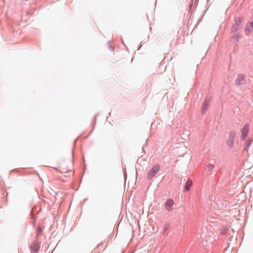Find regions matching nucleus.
I'll return each mask as SVG.
<instances>
[{
  "label": "nucleus",
  "mask_w": 253,
  "mask_h": 253,
  "mask_svg": "<svg viewBox=\"0 0 253 253\" xmlns=\"http://www.w3.org/2000/svg\"><path fill=\"white\" fill-rule=\"evenodd\" d=\"M242 18L237 17L235 19V23L232 26L230 32L231 33H234L242 27Z\"/></svg>",
  "instance_id": "f257e3e1"
},
{
  "label": "nucleus",
  "mask_w": 253,
  "mask_h": 253,
  "mask_svg": "<svg viewBox=\"0 0 253 253\" xmlns=\"http://www.w3.org/2000/svg\"><path fill=\"white\" fill-rule=\"evenodd\" d=\"M160 165L159 164L154 165L151 169L148 171L147 178L148 179H152L157 174L160 169Z\"/></svg>",
  "instance_id": "f03ea898"
},
{
  "label": "nucleus",
  "mask_w": 253,
  "mask_h": 253,
  "mask_svg": "<svg viewBox=\"0 0 253 253\" xmlns=\"http://www.w3.org/2000/svg\"><path fill=\"white\" fill-rule=\"evenodd\" d=\"M236 135V133L234 131H231L228 132V136L226 140V143L229 148H232L233 147Z\"/></svg>",
  "instance_id": "7ed1b4c3"
},
{
  "label": "nucleus",
  "mask_w": 253,
  "mask_h": 253,
  "mask_svg": "<svg viewBox=\"0 0 253 253\" xmlns=\"http://www.w3.org/2000/svg\"><path fill=\"white\" fill-rule=\"evenodd\" d=\"M249 131V125L246 124L244 125L243 128L241 130V139L242 141L245 140L247 138Z\"/></svg>",
  "instance_id": "20e7f679"
},
{
  "label": "nucleus",
  "mask_w": 253,
  "mask_h": 253,
  "mask_svg": "<svg viewBox=\"0 0 253 253\" xmlns=\"http://www.w3.org/2000/svg\"><path fill=\"white\" fill-rule=\"evenodd\" d=\"M246 76L243 74H240L237 76V79L235 81L236 85H243L246 83Z\"/></svg>",
  "instance_id": "39448f33"
},
{
  "label": "nucleus",
  "mask_w": 253,
  "mask_h": 253,
  "mask_svg": "<svg viewBox=\"0 0 253 253\" xmlns=\"http://www.w3.org/2000/svg\"><path fill=\"white\" fill-rule=\"evenodd\" d=\"M253 29V21L248 23L245 29V33L246 36H249Z\"/></svg>",
  "instance_id": "423d86ee"
},
{
  "label": "nucleus",
  "mask_w": 253,
  "mask_h": 253,
  "mask_svg": "<svg viewBox=\"0 0 253 253\" xmlns=\"http://www.w3.org/2000/svg\"><path fill=\"white\" fill-rule=\"evenodd\" d=\"M174 202L171 199H169L165 204V207L167 211H170L172 210V206L173 205Z\"/></svg>",
  "instance_id": "0eeeda50"
},
{
  "label": "nucleus",
  "mask_w": 253,
  "mask_h": 253,
  "mask_svg": "<svg viewBox=\"0 0 253 253\" xmlns=\"http://www.w3.org/2000/svg\"><path fill=\"white\" fill-rule=\"evenodd\" d=\"M242 37V35L239 33H236L233 36H231L230 39V41L234 43L237 45L239 39Z\"/></svg>",
  "instance_id": "6e6552de"
},
{
  "label": "nucleus",
  "mask_w": 253,
  "mask_h": 253,
  "mask_svg": "<svg viewBox=\"0 0 253 253\" xmlns=\"http://www.w3.org/2000/svg\"><path fill=\"white\" fill-rule=\"evenodd\" d=\"M40 248V243L36 240L34 245L30 247L31 253H38Z\"/></svg>",
  "instance_id": "1a4fd4ad"
},
{
  "label": "nucleus",
  "mask_w": 253,
  "mask_h": 253,
  "mask_svg": "<svg viewBox=\"0 0 253 253\" xmlns=\"http://www.w3.org/2000/svg\"><path fill=\"white\" fill-rule=\"evenodd\" d=\"M253 141V140L252 138H249L246 141V142L245 143V148H244L245 151H248V149L250 148V147L251 146V144Z\"/></svg>",
  "instance_id": "9d476101"
},
{
  "label": "nucleus",
  "mask_w": 253,
  "mask_h": 253,
  "mask_svg": "<svg viewBox=\"0 0 253 253\" xmlns=\"http://www.w3.org/2000/svg\"><path fill=\"white\" fill-rule=\"evenodd\" d=\"M192 184H193L192 181L191 180V179H189L187 181V182L185 184V185L184 186L185 191V192L188 191L190 189V188L192 186Z\"/></svg>",
  "instance_id": "9b49d317"
},
{
  "label": "nucleus",
  "mask_w": 253,
  "mask_h": 253,
  "mask_svg": "<svg viewBox=\"0 0 253 253\" xmlns=\"http://www.w3.org/2000/svg\"><path fill=\"white\" fill-rule=\"evenodd\" d=\"M42 228L41 226H39L38 229H37V230L36 231V233H37V236H36V238H37L38 237L41 235L42 233Z\"/></svg>",
  "instance_id": "f8f14e48"
},
{
  "label": "nucleus",
  "mask_w": 253,
  "mask_h": 253,
  "mask_svg": "<svg viewBox=\"0 0 253 253\" xmlns=\"http://www.w3.org/2000/svg\"><path fill=\"white\" fill-rule=\"evenodd\" d=\"M208 105H206L204 104H203V107H202V114H204L205 113V112L208 109Z\"/></svg>",
  "instance_id": "ddd939ff"
},
{
  "label": "nucleus",
  "mask_w": 253,
  "mask_h": 253,
  "mask_svg": "<svg viewBox=\"0 0 253 253\" xmlns=\"http://www.w3.org/2000/svg\"><path fill=\"white\" fill-rule=\"evenodd\" d=\"M214 168V166L211 164H209L207 166V168L208 170H211L213 169Z\"/></svg>",
  "instance_id": "4468645a"
},
{
  "label": "nucleus",
  "mask_w": 253,
  "mask_h": 253,
  "mask_svg": "<svg viewBox=\"0 0 253 253\" xmlns=\"http://www.w3.org/2000/svg\"><path fill=\"white\" fill-rule=\"evenodd\" d=\"M227 230H228L227 228H223V229H222V230L220 233L222 235H224L226 234V233L227 232Z\"/></svg>",
  "instance_id": "2eb2a0df"
},
{
  "label": "nucleus",
  "mask_w": 253,
  "mask_h": 253,
  "mask_svg": "<svg viewBox=\"0 0 253 253\" xmlns=\"http://www.w3.org/2000/svg\"><path fill=\"white\" fill-rule=\"evenodd\" d=\"M210 101H211L210 98L207 97V98H205V99L204 100V104L208 105V104L210 103Z\"/></svg>",
  "instance_id": "dca6fc26"
},
{
  "label": "nucleus",
  "mask_w": 253,
  "mask_h": 253,
  "mask_svg": "<svg viewBox=\"0 0 253 253\" xmlns=\"http://www.w3.org/2000/svg\"><path fill=\"white\" fill-rule=\"evenodd\" d=\"M169 225H165V226H164V229H163V234H165V233L167 232V231L169 229Z\"/></svg>",
  "instance_id": "f3484780"
},
{
  "label": "nucleus",
  "mask_w": 253,
  "mask_h": 253,
  "mask_svg": "<svg viewBox=\"0 0 253 253\" xmlns=\"http://www.w3.org/2000/svg\"><path fill=\"white\" fill-rule=\"evenodd\" d=\"M123 173H124V175L125 178H126L127 174H126V169L125 168H123Z\"/></svg>",
  "instance_id": "a211bd4d"
},
{
  "label": "nucleus",
  "mask_w": 253,
  "mask_h": 253,
  "mask_svg": "<svg viewBox=\"0 0 253 253\" xmlns=\"http://www.w3.org/2000/svg\"><path fill=\"white\" fill-rule=\"evenodd\" d=\"M109 48L110 49V50H111V51H112V50H113V48H113V46L112 45H110L109 46Z\"/></svg>",
  "instance_id": "6ab92c4d"
},
{
  "label": "nucleus",
  "mask_w": 253,
  "mask_h": 253,
  "mask_svg": "<svg viewBox=\"0 0 253 253\" xmlns=\"http://www.w3.org/2000/svg\"><path fill=\"white\" fill-rule=\"evenodd\" d=\"M32 219L33 220H36V217H35V216L34 215H32Z\"/></svg>",
  "instance_id": "aec40b11"
},
{
  "label": "nucleus",
  "mask_w": 253,
  "mask_h": 253,
  "mask_svg": "<svg viewBox=\"0 0 253 253\" xmlns=\"http://www.w3.org/2000/svg\"><path fill=\"white\" fill-rule=\"evenodd\" d=\"M191 0V5H192V3H193V0Z\"/></svg>",
  "instance_id": "412c9836"
},
{
  "label": "nucleus",
  "mask_w": 253,
  "mask_h": 253,
  "mask_svg": "<svg viewBox=\"0 0 253 253\" xmlns=\"http://www.w3.org/2000/svg\"><path fill=\"white\" fill-rule=\"evenodd\" d=\"M55 169L57 170V168H54Z\"/></svg>",
  "instance_id": "4be33fe9"
}]
</instances>
